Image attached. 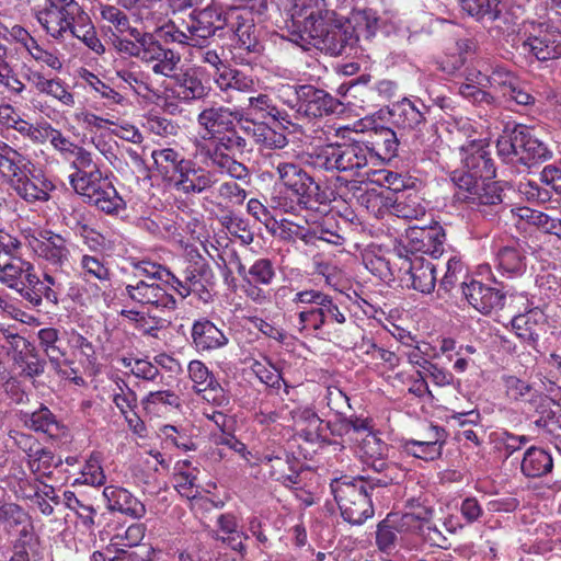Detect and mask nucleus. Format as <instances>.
<instances>
[{"label": "nucleus", "instance_id": "1", "mask_svg": "<svg viewBox=\"0 0 561 561\" xmlns=\"http://www.w3.org/2000/svg\"><path fill=\"white\" fill-rule=\"evenodd\" d=\"M460 149L463 170L453 178L458 187L456 198L479 211L502 203L497 185L489 182L495 176V167L483 141L472 140Z\"/></svg>", "mask_w": 561, "mask_h": 561}, {"label": "nucleus", "instance_id": "2", "mask_svg": "<svg viewBox=\"0 0 561 561\" xmlns=\"http://www.w3.org/2000/svg\"><path fill=\"white\" fill-rule=\"evenodd\" d=\"M316 10L305 15L302 32L293 33L291 42L302 48L313 45L331 56H340L354 46L355 34L347 31L344 20L325 7V0H310Z\"/></svg>", "mask_w": 561, "mask_h": 561}, {"label": "nucleus", "instance_id": "3", "mask_svg": "<svg viewBox=\"0 0 561 561\" xmlns=\"http://www.w3.org/2000/svg\"><path fill=\"white\" fill-rule=\"evenodd\" d=\"M380 152L362 141L334 142L316 148L307 162L314 169L345 173L350 176L369 175L363 172L379 161Z\"/></svg>", "mask_w": 561, "mask_h": 561}, {"label": "nucleus", "instance_id": "4", "mask_svg": "<svg viewBox=\"0 0 561 561\" xmlns=\"http://www.w3.org/2000/svg\"><path fill=\"white\" fill-rule=\"evenodd\" d=\"M499 157L506 163H520L533 167L550 160L552 150L540 140L535 130L526 125H515L506 128L497 138Z\"/></svg>", "mask_w": 561, "mask_h": 561}, {"label": "nucleus", "instance_id": "5", "mask_svg": "<svg viewBox=\"0 0 561 561\" xmlns=\"http://www.w3.org/2000/svg\"><path fill=\"white\" fill-rule=\"evenodd\" d=\"M248 140L240 134L237 126L210 137L199 146L202 154L210 161L211 167L232 179L244 181L250 178L249 169L238 157L247 151Z\"/></svg>", "mask_w": 561, "mask_h": 561}, {"label": "nucleus", "instance_id": "6", "mask_svg": "<svg viewBox=\"0 0 561 561\" xmlns=\"http://www.w3.org/2000/svg\"><path fill=\"white\" fill-rule=\"evenodd\" d=\"M69 182L77 194L105 214L118 215L126 207L125 201L100 168L73 172L69 175Z\"/></svg>", "mask_w": 561, "mask_h": 561}, {"label": "nucleus", "instance_id": "7", "mask_svg": "<svg viewBox=\"0 0 561 561\" xmlns=\"http://www.w3.org/2000/svg\"><path fill=\"white\" fill-rule=\"evenodd\" d=\"M330 488L345 522L362 525L374 515L365 478L344 476L333 480Z\"/></svg>", "mask_w": 561, "mask_h": 561}, {"label": "nucleus", "instance_id": "8", "mask_svg": "<svg viewBox=\"0 0 561 561\" xmlns=\"http://www.w3.org/2000/svg\"><path fill=\"white\" fill-rule=\"evenodd\" d=\"M275 171L282 184L291 191L304 208L317 209L327 202L325 193L321 191L320 185L300 165L279 162Z\"/></svg>", "mask_w": 561, "mask_h": 561}, {"label": "nucleus", "instance_id": "9", "mask_svg": "<svg viewBox=\"0 0 561 561\" xmlns=\"http://www.w3.org/2000/svg\"><path fill=\"white\" fill-rule=\"evenodd\" d=\"M130 37L138 39L137 58L145 64H153L152 71L163 77L172 76L181 61V55L162 45L156 32L130 30Z\"/></svg>", "mask_w": 561, "mask_h": 561}, {"label": "nucleus", "instance_id": "10", "mask_svg": "<svg viewBox=\"0 0 561 561\" xmlns=\"http://www.w3.org/2000/svg\"><path fill=\"white\" fill-rule=\"evenodd\" d=\"M81 10L76 0H45L36 19L51 37L64 38Z\"/></svg>", "mask_w": 561, "mask_h": 561}, {"label": "nucleus", "instance_id": "11", "mask_svg": "<svg viewBox=\"0 0 561 561\" xmlns=\"http://www.w3.org/2000/svg\"><path fill=\"white\" fill-rule=\"evenodd\" d=\"M119 295L123 299L142 307H153L159 310H174L176 308L175 298L159 282L131 278L121 288Z\"/></svg>", "mask_w": 561, "mask_h": 561}, {"label": "nucleus", "instance_id": "12", "mask_svg": "<svg viewBox=\"0 0 561 561\" xmlns=\"http://www.w3.org/2000/svg\"><path fill=\"white\" fill-rule=\"evenodd\" d=\"M403 242L404 248L411 252V255L421 252L438 257L444 251L445 231L438 224L425 227H409L405 230Z\"/></svg>", "mask_w": 561, "mask_h": 561}, {"label": "nucleus", "instance_id": "13", "mask_svg": "<svg viewBox=\"0 0 561 561\" xmlns=\"http://www.w3.org/2000/svg\"><path fill=\"white\" fill-rule=\"evenodd\" d=\"M226 22L227 16H221L213 8H206L195 14H190L187 20H183V26H185L190 36L191 47L202 48L208 38L224 28Z\"/></svg>", "mask_w": 561, "mask_h": 561}, {"label": "nucleus", "instance_id": "14", "mask_svg": "<svg viewBox=\"0 0 561 561\" xmlns=\"http://www.w3.org/2000/svg\"><path fill=\"white\" fill-rule=\"evenodd\" d=\"M236 123L242 124V113L224 105H211L205 107L197 115V124L204 130L202 139L204 142L210 140L218 134L231 128Z\"/></svg>", "mask_w": 561, "mask_h": 561}, {"label": "nucleus", "instance_id": "15", "mask_svg": "<svg viewBox=\"0 0 561 561\" xmlns=\"http://www.w3.org/2000/svg\"><path fill=\"white\" fill-rule=\"evenodd\" d=\"M461 291L469 305L483 314L503 309L506 302V294L502 289L476 279L462 282Z\"/></svg>", "mask_w": 561, "mask_h": 561}, {"label": "nucleus", "instance_id": "16", "mask_svg": "<svg viewBox=\"0 0 561 561\" xmlns=\"http://www.w3.org/2000/svg\"><path fill=\"white\" fill-rule=\"evenodd\" d=\"M298 114L309 118H319L343 111L342 102L328 91L312 84H305Z\"/></svg>", "mask_w": 561, "mask_h": 561}, {"label": "nucleus", "instance_id": "17", "mask_svg": "<svg viewBox=\"0 0 561 561\" xmlns=\"http://www.w3.org/2000/svg\"><path fill=\"white\" fill-rule=\"evenodd\" d=\"M32 248L35 254L55 267H62L70 259L69 242L59 233L43 230L34 238Z\"/></svg>", "mask_w": 561, "mask_h": 561}, {"label": "nucleus", "instance_id": "18", "mask_svg": "<svg viewBox=\"0 0 561 561\" xmlns=\"http://www.w3.org/2000/svg\"><path fill=\"white\" fill-rule=\"evenodd\" d=\"M426 105L420 100L403 98L389 108L391 124L394 128L409 134L425 123Z\"/></svg>", "mask_w": 561, "mask_h": 561}, {"label": "nucleus", "instance_id": "19", "mask_svg": "<svg viewBox=\"0 0 561 561\" xmlns=\"http://www.w3.org/2000/svg\"><path fill=\"white\" fill-rule=\"evenodd\" d=\"M169 78L173 80L172 94L185 103L204 100L210 92V87L198 69H187L180 73L173 71Z\"/></svg>", "mask_w": 561, "mask_h": 561}, {"label": "nucleus", "instance_id": "20", "mask_svg": "<svg viewBox=\"0 0 561 561\" xmlns=\"http://www.w3.org/2000/svg\"><path fill=\"white\" fill-rule=\"evenodd\" d=\"M215 183L210 172L195 168L191 160H186L170 179L168 184L184 194H199Z\"/></svg>", "mask_w": 561, "mask_h": 561}, {"label": "nucleus", "instance_id": "21", "mask_svg": "<svg viewBox=\"0 0 561 561\" xmlns=\"http://www.w3.org/2000/svg\"><path fill=\"white\" fill-rule=\"evenodd\" d=\"M11 187L27 203L46 202L54 188L50 181L38 175L28 174L23 168L10 178Z\"/></svg>", "mask_w": 561, "mask_h": 561}, {"label": "nucleus", "instance_id": "22", "mask_svg": "<svg viewBox=\"0 0 561 561\" xmlns=\"http://www.w3.org/2000/svg\"><path fill=\"white\" fill-rule=\"evenodd\" d=\"M38 345L41 351L48 358L51 367L60 376H67L62 370V365L68 364L67 343L65 334L53 327L43 328L37 332Z\"/></svg>", "mask_w": 561, "mask_h": 561}, {"label": "nucleus", "instance_id": "23", "mask_svg": "<svg viewBox=\"0 0 561 561\" xmlns=\"http://www.w3.org/2000/svg\"><path fill=\"white\" fill-rule=\"evenodd\" d=\"M440 145L442 139L436 126L426 125V122L405 134V148L414 154L422 156V159L434 160Z\"/></svg>", "mask_w": 561, "mask_h": 561}, {"label": "nucleus", "instance_id": "24", "mask_svg": "<svg viewBox=\"0 0 561 561\" xmlns=\"http://www.w3.org/2000/svg\"><path fill=\"white\" fill-rule=\"evenodd\" d=\"M409 275L412 287L423 294H430L435 288L436 284V267L435 265L420 255L405 256L400 266Z\"/></svg>", "mask_w": 561, "mask_h": 561}, {"label": "nucleus", "instance_id": "25", "mask_svg": "<svg viewBox=\"0 0 561 561\" xmlns=\"http://www.w3.org/2000/svg\"><path fill=\"white\" fill-rule=\"evenodd\" d=\"M192 344L197 352H211L225 347L229 337L208 319L196 320L191 330Z\"/></svg>", "mask_w": 561, "mask_h": 561}, {"label": "nucleus", "instance_id": "26", "mask_svg": "<svg viewBox=\"0 0 561 561\" xmlns=\"http://www.w3.org/2000/svg\"><path fill=\"white\" fill-rule=\"evenodd\" d=\"M26 80L37 93L57 100L65 106L71 107L75 105V96L61 79L57 77L47 78L39 70L28 69Z\"/></svg>", "mask_w": 561, "mask_h": 561}, {"label": "nucleus", "instance_id": "27", "mask_svg": "<svg viewBox=\"0 0 561 561\" xmlns=\"http://www.w3.org/2000/svg\"><path fill=\"white\" fill-rule=\"evenodd\" d=\"M186 266L183 270V277L186 283L194 285L197 290L205 289L215 283V273L207 260L196 248L186 249Z\"/></svg>", "mask_w": 561, "mask_h": 561}, {"label": "nucleus", "instance_id": "28", "mask_svg": "<svg viewBox=\"0 0 561 561\" xmlns=\"http://www.w3.org/2000/svg\"><path fill=\"white\" fill-rule=\"evenodd\" d=\"M232 261L237 264V272L248 284L270 286L276 278L274 262L267 257L255 260L249 270L245 268L237 252L231 254Z\"/></svg>", "mask_w": 561, "mask_h": 561}, {"label": "nucleus", "instance_id": "29", "mask_svg": "<svg viewBox=\"0 0 561 561\" xmlns=\"http://www.w3.org/2000/svg\"><path fill=\"white\" fill-rule=\"evenodd\" d=\"M226 25L237 38V47L247 53H259L260 43L254 34L255 25L253 20L244 18L239 12L233 11L227 15Z\"/></svg>", "mask_w": 561, "mask_h": 561}, {"label": "nucleus", "instance_id": "30", "mask_svg": "<svg viewBox=\"0 0 561 561\" xmlns=\"http://www.w3.org/2000/svg\"><path fill=\"white\" fill-rule=\"evenodd\" d=\"M103 495L111 511H117L135 518H140L146 513L145 505L124 488L116 485L105 486Z\"/></svg>", "mask_w": 561, "mask_h": 561}, {"label": "nucleus", "instance_id": "31", "mask_svg": "<svg viewBox=\"0 0 561 561\" xmlns=\"http://www.w3.org/2000/svg\"><path fill=\"white\" fill-rule=\"evenodd\" d=\"M290 416L305 440L314 443L322 437L323 421L319 417L313 408L309 405L296 407L290 411Z\"/></svg>", "mask_w": 561, "mask_h": 561}, {"label": "nucleus", "instance_id": "32", "mask_svg": "<svg viewBox=\"0 0 561 561\" xmlns=\"http://www.w3.org/2000/svg\"><path fill=\"white\" fill-rule=\"evenodd\" d=\"M522 49L539 61L553 60L561 57V39L551 34L530 36L522 43Z\"/></svg>", "mask_w": 561, "mask_h": 561}, {"label": "nucleus", "instance_id": "33", "mask_svg": "<svg viewBox=\"0 0 561 561\" xmlns=\"http://www.w3.org/2000/svg\"><path fill=\"white\" fill-rule=\"evenodd\" d=\"M386 457H378L365 462L376 473V477L365 479L370 490L375 488H385L392 483H399L404 478V471L396 462H387Z\"/></svg>", "mask_w": 561, "mask_h": 561}, {"label": "nucleus", "instance_id": "34", "mask_svg": "<svg viewBox=\"0 0 561 561\" xmlns=\"http://www.w3.org/2000/svg\"><path fill=\"white\" fill-rule=\"evenodd\" d=\"M214 82L221 92H250L254 89V80L243 71L227 65L220 72H214Z\"/></svg>", "mask_w": 561, "mask_h": 561}, {"label": "nucleus", "instance_id": "35", "mask_svg": "<svg viewBox=\"0 0 561 561\" xmlns=\"http://www.w3.org/2000/svg\"><path fill=\"white\" fill-rule=\"evenodd\" d=\"M241 129L247 134L252 131L254 141L265 149H283L288 145V139L283 133L276 131L264 122L254 124L245 121Z\"/></svg>", "mask_w": 561, "mask_h": 561}, {"label": "nucleus", "instance_id": "36", "mask_svg": "<svg viewBox=\"0 0 561 561\" xmlns=\"http://www.w3.org/2000/svg\"><path fill=\"white\" fill-rule=\"evenodd\" d=\"M551 455L542 448L530 447L524 454L520 469L528 478H540L552 471Z\"/></svg>", "mask_w": 561, "mask_h": 561}, {"label": "nucleus", "instance_id": "37", "mask_svg": "<svg viewBox=\"0 0 561 561\" xmlns=\"http://www.w3.org/2000/svg\"><path fill=\"white\" fill-rule=\"evenodd\" d=\"M33 267L34 265L31 262L20 256L2 261L0 265V283L16 291L19 288H23V282L26 275L33 271Z\"/></svg>", "mask_w": 561, "mask_h": 561}, {"label": "nucleus", "instance_id": "38", "mask_svg": "<svg viewBox=\"0 0 561 561\" xmlns=\"http://www.w3.org/2000/svg\"><path fill=\"white\" fill-rule=\"evenodd\" d=\"M543 319V313L535 308L525 313H518L513 317L511 323L516 336L524 343L535 346L538 341V334L535 332V325Z\"/></svg>", "mask_w": 561, "mask_h": 561}, {"label": "nucleus", "instance_id": "39", "mask_svg": "<svg viewBox=\"0 0 561 561\" xmlns=\"http://www.w3.org/2000/svg\"><path fill=\"white\" fill-rule=\"evenodd\" d=\"M347 31L355 34L354 43L366 39L369 41L377 31L378 20L370 10H354L351 15L344 20Z\"/></svg>", "mask_w": 561, "mask_h": 561}, {"label": "nucleus", "instance_id": "40", "mask_svg": "<svg viewBox=\"0 0 561 561\" xmlns=\"http://www.w3.org/2000/svg\"><path fill=\"white\" fill-rule=\"evenodd\" d=\"M37 449L28 450L30 459L27 460V467L32 473L39 478H49L53 473V469L59 467L62 463L60 457H57L51 449L44 446H36Z\"/></svg>", "mask_w": 561, "mask_h": 561}, {"label": "nucleus", "instance_id": "41", "mask_svg": "<svg viewBox=\"0 0 561 561\" xmlns=\"http://www.w3.org/2000/svg\"><path fill=\"white\" fill-rule=\"evenodd\" d=\"M249 108L251 113L263 121L271 119L280 125L290 124L289 115L280 110L274 101L266 94H259L249 99Z\"/></svg>", "mask_w": 561, "mask_h": 561}, {"label": "nucleus", "instance_id": "42", "mask_svg": "<svg viewBox=\"0 0 561 561\" xmlns=\"http://www.w3.org/2000/svg\"><path fill=\"white\" fill-rule=\"evenodd\" d=\"M391 214L405 220H417L425 216L424 201L416 193L401 194L391 204Z\"/></svg>", "mask_w": 561, "mask_h": 561}, {"label": "nucleus", "instance_id": "43", "mask_svg": "<svg viewBox=\"0 0 561 561\" xmlns=\"http://www.w3.org/2000/svg\"><path fill=\"white\" fill-rule=\"evenodd\" d=\"M21 420L24 422L26 427L35 432L45 433L51 437L57 436L60 430L56 416L43 404L32 413H23Z\"/></svg>", "mask_w": 561, "mask_h": 561}, {"label": "nucleus", "instance_id": "44", "mask_svg": "<svg viewBox=\"0 0 561 561\" xmlns=\"http://www.w3.org/2000/svg\"><path fill=\"white\" fill-rule=\"evenodd\" d=\"M496 267L510 277L519 276L526 271L525 256L515 247H504L496 254Z\"/></svg>", "mask_w": 561, "mask_h": 561}, {"label": "nucleus", "instance_id": "45", "mask_svg": "<svg viewBox=\"0 0 561 561\" xmlns=\"http://www.w3.org/2000/svg\"><path fill=\"white\" fill-rule=\"evenodd\" d=\"M151 157L154 161L157 171L167 183L176 174L183 162L186 161L180 152L172 148L153 150Z\"/></svg>", "mask_w": 561, "mask_h": 561}, {"label": "nucleus", "instance_id": "46", "mask_svg": "<svg viewBox=\"0 0 561 561\" xmlns=\"http://www.w3.org/2000/svg\"><path fill=\"white\" fill-rule=\"evenodd\" d=\"M461 11L477 21H495L500 15V0H460Z\"/></svg>", "mask_w": 561, "mask_h": 561}, {"label": "nucleus", "instance_id": "47", "mask_svg": "<svg viewBox=\"0 0 561 561\" xmlns=\"http://www.w3.org/2000/svg\"><path fill=\"white\" fill-rule=\"evenodd\" d=\"M296 229L291 232L306 244H316L317 241H324L330 244L340 245L343 244L344 238L335 231L329 228L317 225L308 228L295 225Z\"/></svg>", "mask_w": 561, "mask_h": 561}, {"label": "nucleus", "instance_id": "48", "mask_svg": "<svg viewBox=\"0 0 561 561\" xmlns=\"http://www.w3.org/2000/svg\"><path fill=\"white\" fill-rule=\"evenodd\" d=\"M378 137V145L382 146L383 153H380V159H391L398 156L399 149L405 147V133L391 127L380 126L376 129Z\"/></svg>", "mask_w": 561, "mask_h": 561}, {"label": "nucleus", "instance_id": "49", "mask_svg": "<svg viewBox=\"0 0 561 561\" xmlns=\"http://www.w3.org/2000/svg\"><path fill=\"white\" fill-rule=\"evenodd\" d=\"M295 317V328L302 335L317 334L324 328L323 312L318 306L304 307L296 312Z\"/></svg>", "mask_w": 561, "mask_h": 561}, {"label": "nucleus", "instance_id": "50", "mask_svg": "<svg viewBox=\"0 0 561 561\" xmlns=\"http://www.w3.org/2000/svg\"><path fill=\"white\" fill-rule=\"evenodd\" d=\"M187 368L196 392L221 390L220 383L203 362L192 360Z\"/></svg>", "mask_w": 561, "mask_h": 561}, {"label": "nucleus", "instance_id": "51", "mask_svg": "<svg viewBox=\"0 0 561 561\" xmlns=\"http://www.w3.org/2000/svg\"><path fill=\"white\" fill-rule=\"evenodd\" d=\"M144 410L149 414H157L161 407L180 408V397L171 390L150 391L141 400Z\"/></svg>", "mask_w": 561, "mask_h": 561}, {"label": "nucleus", "instance_id": "52", "mask_svg": "<svg viewBox=\"0 0 561 561\" xmlns=\"http://www.w3.org/2000/svg\"><path fill=\"white\" fill-rule=\"evenodd\" d=\"M503 380L506 396L511 400L537 403L538 396L540 394L527 381L516 376H505Z\"/></svg>", "mask_w": 561, "mask_h": 561}, {"label": "nucleus", "instance_id": "53", "mask_svg": "<svg viewBox=\"0 0 561 561\" xmlns=\"http://www.w3.org/2000/svg\"><path fill=\"white\" fill-rule=\"evenodd\" d=\"M154 32L161 43L191 46L190 36L185 26H183V20L181 23L170 20L158 26Z\"/></svg>", "mask_w": 561, "mask_h": 561}, {"label": "nucleus", "instance_id": "54", "mask_svg": "<svg viewBox=\"0 0 561 561\" xmlns=\"http://www.w3.org/2000/svg\"><path fill=\"white\" fill-rule=\"evenodd\" d=\"M443 443L438 439L435 440H408L404 445V450L415 457L425 461H432L440 457Z\"/></svg>", "mask_w": 561, "mask_h": 561}, {"label": "nucleus", "instance_id": "55", "mask_svg": "<svg viewBox=\"0 0 561 561\" xmlns=\"http://www.w3.org/2000/svg\"><path fill=\"white\" fill-rule=\"evenodd\" d=\"M13 360L22 369V375L25 377L34 378L45 371L46 360L39 357L34 345L23 355L13 356Z\"/></svg>", "mask_w": 561, "mask_h": 561}, {"label": "nucleus", "instance_id": "56", "mask_svg": "<svg viewBox=\"0 0 561 561\" xmlns=\"http://www.w3.org/2000/svg\"><path fill=\"white\" fill-rule=\"evenodd\" d=\"M118 77L138 95L156 94L150 76L141 70H123Z\"/></svg>", "mask_w": 561, "mask_h": 561}, {"label": "nucleus", "instance_id": "57", "mask_svg": "<svg viewBox=\"0 0 561 561\" xmlns=\"http://www.w3.org/2000/svg\"><path fill=\"white\" fill-rule=\"evenodd\" d=\"M467 276V271L463 263L456 256L449 257L446 263V272L439 282L438 290L449 293L457 284L466 282L463 278Z\"/></svg>", "mask_w": 561, "mask_h": 561}, {"label": "nucleus", "instance_id": "58", "mask_svg": "<svg viewBox=\"0 0 561 561\" xmlns=\"http://www.w3.org/2000/svg\"><path fill=\"white\" fill-rule=\"evenodd\" d=\"M24 158L15 149L0 140V174L11 178L24 168Z\"/></svg>", "mask_w": 561, "mask_h": 561}, {"label": "nucleus", "instance_id": "59", "mask_svg": "<svg viewBox=\"0 0 561 561\" xmlns=\"http://www.w3.org/2000/svg\"><path fill=\"white\" fill-rule=\"evenodd\" d=\"M101 16L104 21L108 22L113 27L112 34H125L130 36V30H137L129 23L128 16L117 7L110 4L101 5Z\"/></svg>", "mask_w": 561, "mask_h": 561}, {"label": "nucleus", "instance_id": "60", "mask_svg": "<svg viewBox=\"0 0 561 561\" xmlns=\"http://www.w3.org/2000/svg\"><path fill=\"white\" fill-rule=\"evenodd\" d=\"M388 451V445L371 432L366 434L359 446V454L364 463L378 457H387Z\"/></svg>", "mask_w": 561, "mask_h": 561}, {"label": "nucleus", "instance_id": "61", "mask_svg": "<svg viewBox=\"0 0 561 561\" xmlns=\"http://www.w3.org/2000/svg\"><path fill=\"white\" fill-rule=\"evenodd\" d=\"M79 265L85 277L100 282L110 280L111 272L101 257L84 254L81 256Z\"/></svg>", "mask_w": 561, "mask_h": 561}, {"label": "nucleus", "instance_id": "62", "mask_svg": "<svg viewBox=\"0 0 561 561\" xmlns=\"http://www.w3.org/2000/svg\"><path fill=\"white\" fill-rule=\"evenodd\" d=\"M528 221L543 233L552 234L561 239V217L547 213L531 210L527 216Z\"/></svg>", "mask_w": 561, "mask_h": 561}, {"label": "nucleus", "instance_id": "63", "mask_svg": "<svg viewBox=\"0 0 561 561\" xmlns=\"http://www.w3.org/2000/svg\"><path fill=\"white\" fill-rule=\"evenodd\" d=\"M0 346L13 356L23 355L33 345L20 334L10 329H0Z\"/></svg>", "mask_w": 561, "mask_h": 561}, {"label": "nucleus", "instance_id": "64", "mask_svg": "<svg viewBox=\"0 0 561 561\" xmlns=\"http://www.w3.org/2000/svg\"><path fill=\"white\" fill-rule=\"evenodd\" d=\"M517 79L518 77L513 71L501 65L494 66L486 78L490 88L501 95L512 84H515Z\"/></svg>", "mask_w": 561, "mask_h": 561}]
</instances>
